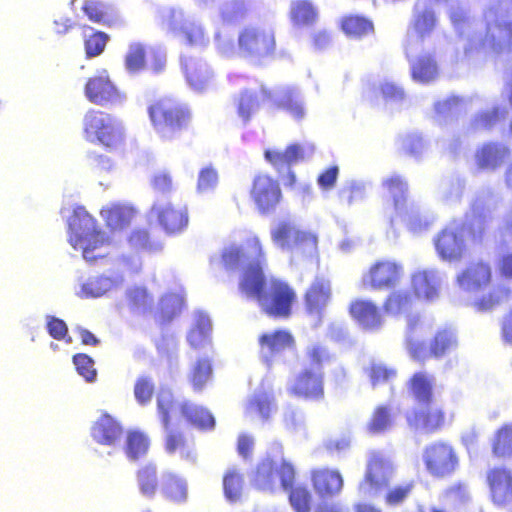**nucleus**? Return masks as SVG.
Wrapping results in <instances>:
<instances>
[{
    "mask_svg": "<svg viewBox=\"0 0 512 512\" xmlns=\"http://www.w3.org/2000/svg\"><path fill=\"white\" fill-rule=\"evenodd\" d=\"M340 201L348 206L363 201L366 197V185L359 180L346 181L338 191Z\"/></svg>",
    "mask_w": 512,
    "mask_h": 512,
    "instance_id": "49",
    "label": "nucleus"
},
{
    "mask_svg": "<svg viewBox=\"0 0 512 512\" xmlns=\"http://www.w3.org/2000/svg\"><path fill=\"white\" fill-rule=\"evenodd\" d=\"M150 449L149 437L137 430L129 431L126 435L124 452L128 460L138 461L145 457Z\"/></svg>",
    "mask_w": 512,
    "mask_h": 512,
    "instance_id": "39",
    "label": "nucleus"
},
{
    "mask_svg": "<svg viewBox=\"0 0 512 512\" xmlns=\"http://www.w3.org/2000/svg\"><path fill=\"white\" fill-rule=\"evenodd\" d=\"M493 454L497 457L512 455V425L506 424L497 430L492 439Z\"/></svg>",
    "mask_w": 512,
    "mask_h": 512,
    "instance_id": "52",
    "label": "nucleus"
},
{
    "mask_svg": "<svg viewBox=\"0 0 512 512\" xmlns=\"http://www.w3.org/2000/svg\"><path fill=\"white\" fill-rule=\"evenodd\" d=\"M350 313L365 329H378L382 325V317L379 310L371 301H355L350 307Z\"/></svg>",
    "mask_w": 512,
    "mask_h": 512,
    "instance_id": "34",
    "label": "nucleus"
},
{
    "mask_svg": "<svg viewBox=\"0 0 512 512\" xmlns=\"http://www.w3.org/2000/svg\"><path fill=\"white\" fill-rule=\"evenodd\" d=\"M342 29L350 37L360 38L373 32L370 20L361 16H349L342 21Z\"/></svg>",
    "mask_w": 512,
    "mask_h": 512,
    "instance_id": "54",
    "label": "nucleus"
},
{
    "mask_svg": "<svg viewBox=\"0 0 512 512\" xmlns=\"http://www.w3.org/2000/svg\"><path fill=\"white\" fill-rule=\"evenodd\" d=\"M178 410L182 418L192 427L201 431L212 430L215 427V419L210 411L190 401L179 404Z\"/></svg>",
    "mask_w": 512,
    "mask_h": 512,
    "instance_id": "30",
    "label": "nucleus"
},
{
    "mask_svg": "<svg viewBox=\"0 0 512 512\" xmlns=\"http://www.w3.org/2000/svg\"><path fill=\"white\" fill-rule=\"evenodd\" d=\"M148 46L141 42L129 44L124 56V66L129 73L135 74L144 70L147 63Z\"/></svg>",
    "mask_w": 512,
    "mask_h": 512,
    "instance_id": "42",
    "label": "nucleus"
},
{
    "mask_svg": "<svg viewBox=\"0 0 512 512\" xmlns=\"http://www.w3.org/2000/svg\"><path fill=\"white\" fill-rule=\"evenodd\" d=\"M251 196L262 212L275 208L281 197V190L276 181L267 175H258L254 179Z\"/></svg>",
    "mask_w": 512,
    "mask_h": 512,
    "instance_id": "21",
    "label": "nucleus"
},
{
    "mask_svg": "<svg viewBox=\"0 0 512 512\" xmlns=\"http://www.w3.org/2000/svg\"><path fill=\"white\" fill-rule=\"evenodd\" d=\"M125 296L127 305L129 309L133 312H145L151 308L153 303L152 296L144 287H131L126 291Z\"/></svg>",
    "mask_w": 512,
    "mask_h": 512,
    "instance_id": "50",
    "label": "nucleus"
},
{
    "mask_svg": "<svg viewBox=\"0 0 512 512\" xmlns=\"http://www.w3.org/2000/svg\"><path fill=\"white\" fill-rule=\"evenodd\" d=\"M310 493L304 487L291 489L289 501L296 512H310Z\"/></svg>",
    "mask_w": 512,
    "mask_h": 512,
    "instance_id": "60",
    "label": "nucleus"
},
{
    "mask_svg": "<svg viewBox=\"0 0 512 512\" xmlns=\"http://www.w3.org/2000/svg\"><path fill=\"white\" fill-rule=\"evenodd\" d=\"M457 345L458 342L455 331L449 328L438 331L430 349L432 355L439 358L454 351Z\"/></svg>",
    "mask_w": 512,
    "mask_h": 512,
    "instance_id": "48",
    "label": "nucleus"
},
{
    "mask_svg": "<svg viewBox=\"0 0 512 512\" xmlns=\"http://www.w3.org/2000/svg\"><path fill=\"white\" fill-rule=\"evenodd\" d=\"M411 283L414 293L418 298L426 301H434L438 298L441 276L437 270H419L412 275Z\"/></svg>",
    "mask_w": 512,
    "mask_h": 512,
    "instance_id": "26",
    "label": "nucleus"
},
{
    "mask_svg": "<svg viewBox=\"0 0 512 512\" xmlns=\"http://www.w3.org/2000/svg\"><path fill=\"white\" fill-rule=\"evenodd\" d=\"M212 323L210 318L202 313L195 314L191 328L187 333V341L191 348L199 350L211 343Z\"/></svg>",
    "mask_w": 512,
    "mask_h": 512,
    "instance_id": "33",
    "label": "nucleus"
},
{
    "mask_svg": "<svg viewBox=\"0 0 512 512\" xmlns=\"http://www.w3.org/2000/svg\"><path fill=\"white\" fill-rule=\"evenodd\" d=\"M152 210L158 224L168 235L179 234L188 226L189 215L185 205L175 203L154 205Z\"/></svg>",
    "mask_w": 512,
    "mask_h": 512,
    "instance_id": "19",
    "label": "nucleus"
},
{
    "mask_svg": "<svg viewBox=\"0 0 512 512\" xmlns=\"http://www.w3.org/2000/svg\"><path fill=\"white\" fill-rule=\"evenodd\" d=\"M422 458L428 472L437 477L451 474L458 463L452 447L445 443H433L427 446Z\"/></svg>",
    "mask_w": 512,
    "mask_h": 512,
    "instance_id": "17",
    "label": "nucleus"
},
{
    "mask_svg": "<svg viewBox=\"0 0 512 512\" xmlns=\"http://www.w3.org/2000/svg\"><path fill=\"white\" fill-rule=\"evenodd\" d=\"M100 214L108 227L122 229L130 224L134 210L125 205L111 204L103 207Z\"/></svg>",
    "mask_w": 512,
    "mask_h": 512,
    "instance_id": "38",
    "label": "nucleus"
},
{
    "mask_svg": "<svg viewBox=\"0 0 512 512\" xmlns=\"http://www.w3.org/2000/svg\"><path fill=\"white\" fill-rule=\"evenodd\" d=\"M490 195L477 196L471 203L470 210L463 222L454 220L436 237L435 248L441 259L446 261L460 260L466 250V238H480L485 229L487 204Z\"/></svg>",
    "mask_w": 512,
    "mask_h": 512,
    "instance_id": "3",
    "label": "nucleus"
},
{
    "mask_svg": "<svg viewBox=\"0 0 512 512\" xmlns=\"http://www.w3.org/2000/svg\"><path fill=\"white\" fill-rule=\"evenodd\" d=\"M294 476V467L285 460L275 468L272 460L265 459L258 465L253 481L258 489L272 492L277 488L279 479L280 487L287 491L292 487Z\"/></svg>",
    "mask_w": 512,
    "mask_h": 512,
    "instance_id": "14",
    "label": "nucleus"
},
{
    "mask_svg": "<svg viewBox=\"0 0 512 512\" xmlns=\"http://www.w3.org/2000/svg\"><path fill=\"white\" fill-rule=\"evenodd\" d=\"M232 243L226 249V269H241V291L256 300L261 309L274 317L290 314L294 291L284 282L271 278L266 281V257L259 238L251 231L239 230L231 234Z\"/></svg>",
    "mask_w": 512,
    "mask_h": 512,
    "instance_id": "1",
    "label": "nucleus"
},
{
    "mask_svg": "<svg viewBox=\"0 0 512 512\" xmlns=\"http://www.w3.org/2000/svg\"><path fill=\"white\" fill-rule=\"evenodd\" d=\"M183 72L189 85L194 89H203L211 80L206 65L201 60L193 57H183L181 60Z\"/></svg>",
    "mask_w": 512,
    "mask_h": 512,
    "instance_id": "36",
    "label": "nucleus"
},
{
    "mask_svg": "<svg viewBox=\"0 0 512 512\" xmlns=\"http://www.w3.org/2000/svg\"><path fill=\"white\" fill-rule=\"evenodd\" d=\"M382 187L392 201L396 216L406 213L408 204V183L405 178L397 173L387 175L382 180Z\"/></svg>",
    "mask_w": 512,
    "mask_h": 512,
    "instance_id": "27",
    "label": "nucleus"
},
{
    "mask_svg": "<svg viewBox=\"0 0 512 512\" xmlns=\"http://www.w3.org/2000/svg\"><path fill=\"white\" fill-rule=\"evenodd\" d=\"M317 16L316 7L308 0H293L290 4V19L294 26L313 25Z\"/></svg>",
    "mask_w": 512,
    "mask_h": 512,
    "instance_id": "40",
    "label": "nucleus"
},
{
    "mask_svg": "<svg viewBox=\"0 0 512 512\" xmlns=\"http://www.w3.org/2000/svg\"><path fill=\"white\" fill-rule=\"evenodd\" d=\"M151 125L163 140L178 138L192 124L189 107L172 97H162L153 101L147 108Z\"/></svg>",
    "mask_w": 512,
    "mask_h": 512,
    "instance_id": "5",
    "label": "nucleus"
},
{
    "mask_svg": "<svg viewBox=\"0 0 512 512\" xmlns=\"http://www.w3.org/2000/svg\"><path fill=\"white\" fill-rule=\"evenodd\" d=\"M402 148L413 157H420L427 150V142L421 135L409 134L402 139Z\"/></svg>",
    "mask_w": 512,
    "mask_h": 512,
    "instance_id": "61",
    "label": "nucleus"
},
{
    "mask_svg": "<svg viewBox=\"0 0 512 512\" xmlns=\"http://www.w3.org/2000/svg\"><path fill=\"white\" fill-rule=\"evenodd\" d=\"M411 77L415 82L428 84L435 81L439 75L438 64L429 54H423L410 59Z\"/></svg>",
    "mask_w": 512,
    "mask_h": 512,
    "instance_id": "35",
    "label": "nucleus"
},
{
    "mask_svg": "<svg viewBox=\"0 0 512 512\" xmlns=\"http://www.w3.org/2000/svg\"><path fill=\"white\" fill-rule=\"evenodd\" d=\"M465 181L459 177L450 178L443 180L437 191V195L440 201L445 204L457 203L464 192Z\"/></svg>",
    "mask_w": 512,
    "mask_h": 512,
    "instance_id": "47",
    "label": "nucleus"
},
{
    "mask_svg": "<svg viewBox=\"0 0 512 512\" xmlns=\"http://www.w3.org/2000/svg\"><path fill=\"white\" fill-rule=\"evenodd\" d=\"M404 275L402 264L382 260L373 264L363 276V285L372 289L387 290L395 288Z\"/></svg>",
    "mask_w": 512,
    "mask_h": 512,
    "instance_id": "16",
    "label": "nucleus"
},
{
    "mask_svg": "<svg viewBox=\"0 0 512 512\" xmlns=\"http://www.w3.org/2000/svg\"><path fill=\"white\" fill-rule=\"evenodd\" d=\"M136 487L140 496L154 500L160 495L173 504H183L188 499L186 479L173 472H163L155 461L140 464L135 470Z\"/></svg>",
    "mask_w": 512,
    "mask_h": 512,
    "instance_id": "4",
    "label": "nucleus"
},
{
    "mask_svg": "<svg viewBox=\"0 0 512 512\" xmlns=\"http://www.w3.org/2000/svg\"><path fill=\"white\" fill-rule=\"evenodd\" d=\"M393 465L381 453L373 452L367 464L365 479L359 485V491L367 497L376 496L387 487L393 476Z\"/></svg>",
    "mask_w": 512,
    "mask_h": 512,
    "instance_id": "11",
    "label": "nucleus"
},
{
    "mask_svg": "<svg viewBox=\"0 0 512 512\" xmlns=\"http://www.w3.org/2000/svg\"><path fill=\"white\" fill-rule=\"evenodd\" d=\"M412 302L413 299L408 291L396 290L388 296L384 304V309L387 314L395 316L407 314V327L409 332H413L420 321L418 315L409 314Z\"/></svg>",
    "mask_w": 512,
    "mask_h": 512,
    "instance_id": "29",
    "label": "nucleus"
},
{
    "mask_svg": "<svg viewBox=\"0 0 512 512\" xmlns=\"http://www.w3.org/2000/svg\"><path fill=\"white\" fill-rule=\"evenodd\" d=\"M381 94L388 104H400L405 98V92L402 87L394 82L384 81L379 84Z\"/></svg>",
    "mask_w": 512,
    "mask_h": 512,
    "instance_id": "62",
    "label": "nucleus"
},
{
    "mask_svg": "<svg viewBox=\"0 0 512 512\" xmlns=\"http://www.w3.org/2000/svg\"><path fill=\"white\" fill-rule=\"evenodd\" d=\"M226 499H229L231 501H236L241 496L242 491V484L243 480L242 477L235 471L229 470L226 473Z\"/></svg>",
    "mask_w": 512,
    "mask_h": 512,
    "instance_id": "63",
    "label": "nucleus"
},
{
    "mask_svg": "<svg viewBox=\"0 0 512 512\" xmlns=\"http://www.w3.org/2000/svg\"><path fill=\"white\" fill-rule=\"evenodd\" d=\"M123 433L120 423L107 413H103L91 427L92 438L102 445H115L121 440Z\"/></svg>",
    "mask_w": 512,
    "mask_h": 512,
    "instance_id": "28",
    "label": "nucleus"
},
{
    "mask_svg": "<svg viewBox=\"0 0 512 512\" xmlns=\"http://www.w3.org/2000/svg\"><path fill=\"white\" fill-rule=\"evenodd\" d=\"M312 479L315 490L323 496L337 494L343 487V478L337 470H316L313 472Z\"/></svg>",
    "mask_w": 512,
    "mask_h": 512,
    "instance_id": "37",
    "label": "nucleus"
},
{
    "mask_svg": "<svg viewBox=\"0 0 512 512\" xmlns=\"http://www.w3.org/2000/svg\"><path fill=\"white\" fill-rule=\"evenodd\" d=\"M493 502L504 506L512 503V473L506 468H494L487 473Z\"/></svg>",
    "mask_w": 512,
    "mask_h": 512,
    "instance_id": "23",
    "label": "nucleus"
},
{
    "mask_svg": "<svg viewBox=\"0 0 512 512\" xmlns=\"http://www.w3.org/2000/svg\"><path fill=\"white\" fill-rule=\"evenodd\" d=\"M315 152L313 143L304 142L289 145L285 151L271 150L265 151V159L271 163L279 173H287L289 184L295 181V175L290 167L299 162L310 159Z\"/></svg>",
    "mask_w": 512,
    "mask_h": 512,
    "instance_id": "15",
    "label": "nucleus"
},
{
    "mask_svg": "<svg viewBox=\"0 0 512 512\" xmlns=\"http://www.w3.org/2000/svg\"><path fill=\"white\" fill-rule=\"evenodd\" d=\"M81 9L93 23L112 27L119 22V16L115 9L101 1L84 0Z\"/></svg>",
    "mask_w": 512,
    "mask_h": 512,
    "instance_id": "31",
    "label": "nucleus"
},
{
    "mask_svg": "<svg viewBox=\"0 0 512 512\" xmlns=\"http://www.w3.org/2000/svg\"><path fill=\"white\" fill-rule=\"evenodd\" d=\"M434 385L435 378L426 372L415 373L410 380L413 396L418 402L423 404L430 402Z\"/></svg>",
    "mask_w": 512,
    "mask_h": 512,
    "instance_id": "46",
    "label": "nucleus"
},
{
    "mask_svg": "<svg viewBox=\"0 0 512 512\" xmlns=\"http://www.w3.org/2000/svg\"><path fill=\"white\" fill-rule=\"evenodd\" d=\"M271 240L277 247L289 252L292 258L312 257L317 252L318 238L316 234L301 229L291 219L280 220L271 229Z\"/></svg>",
    "mask_w": 512,
    "mask_h": 512,
    "instance_id": "6",
    "label": "nucleus"
},
{
    "mask_svg": "<svg viewBox=\"0 0 512 512\" xmlns=\"http://www.w3.org/2000/svg\"><path fill=\"white\" fill-rule=\"evenodd\" d=\"M331 299L330 282L324 278H316L305 294V306L310 315L321 320L322 313Z\"/></svg>",
    "mask_w": 512,
    "mask_h": 512,
    "instance_id": "25",
    "label": "nucleus"
},
{
    "mask_svg": "<svg viewBox=\"0 0 512 512\" xmlns=\"http://www.w3.org/2000/svg\"><path fill=\"white\" fill-rule=\"evenodd\" d=\"M73 363L75 365L76 371L81 375L86 381H94L97 375L96 369L94 367V360L85 353H78L73 356Z\"/></svg>",
    "mask_w": 512,
    "mask_h": 512,
    "instance_id": "59",
    "label": "nucleus"
},
{
    "mask_svg": "<svg viewBox=\"0 0 512 512\" xmlns=\"http://www.w3.org/2000/svg\"><path fill=\"white\" fill-rule=\"evenodd\" d=\"M156 384L151 375L142 374L134 383V397L141 406L149 404L154 396Z\"/></svg>",
    "mask_w": 512,
    "mask_h": 512,
    "instance_id": "53",
    "label": "nucleus"
},
{
    "mask_svg": "<svg viewBox=\"0 0 512 512\" xmlns=\"http://www.w3.org/2000/svg\"><path fill=\"white\" fill-rule=\"evenodd\" d=\"M184 307V301L181 297L175 294H168L163 296L158 305L157 319L162 325L170 323L175 319Z\"/></svg>",
    "mask_w": 512,
    "mask_h": 512,
    "instance_id": "43",
    "label": "nucleus"
},
{
    "mask_svg": "<svg viewBox=\"0 0 512 512\" xmlns=\"http://www.w3.org/2000/svg\"><path fill=\"white\" fill-rule=\"evenodd\" d=\"M276 411V403L270 383L263 380L261 385L248 398L245 414L251 419L268 420Z\"/></svg>",
    "mask_w": 512,
    "mask_h": 512,
    "instance_id": "20",
    "label": "nucleus"
},
{
    "mask_svg": "<svg viewBox=\"0 0 512 512\" xmlns=\"http://www.w3.org/2000/svg\"><path fill=\"white\" fill-rule=\"evenodd\" d=\"M239 53L244 57L261 58L275 49V37L271 28L248 27L238 37Z\"/></svg>",
    "mask_w": 512,
    "mask_h": 512,
    "instance_id": "12",
    "label": "nucleus"
},
{
    "mask_svg": "<svg viewBox=\"0 0 512 512\" xmlns=\"http://www.w3.org/2000/svg\"><path fill=\"white\" fill-rule=\"evenodd\" d=\"M491 276L492 272L488 264L471 263L457 276V284L464 292L474 294L490 282Z\"/></svg>",
    "mask_w": 512,
    "mask_h": 512,
    "instance_id": "24",
    "label": "nucleus"
},
{
    "mask_svg": "<svg viewBox=\"0 0 512 512\" xmlns=\"http://www.w3.org/2000/svg\"><path fill=\"white\" fill-rule=\"evenodd\" d=\"M392 427L390 411L386 406H379L374 411L368 424V430L372 434L384 433Z\"/></svg>",
    "mask_w": 512,
    "mask_h": 512,
    "instance_id": "58",
    "label": "nucleus"
},
{
    "mask_svg": "<svg viewBox=\"0 0 512 512\" xmlns=\"http://www.w3.org/2000/svg\"><path fill=\"white\" fill-rule=\"evenodd\" d=\"M263 95L271 99L275 105L285 110L296 121L303 120L307 108L301 91L296 87H278L271 91L263 88Z\"/></svg>",
    "mask_w": 512,
    "mask_h": 512,
    "instance_id": "18",
    "label": "nucleus"
},
{
    "mask_svg": "<svg viewBox=\"0 0 512 512\" xmlns=\"http://www.w3.org/2000/svg\"><path fill=\"white\" fill-rule=\"evenodd\" d=\"M84 95L91 103L105 106L122 102L125 98L114 82L107 69L97 70L89 77L84 86Z\"/></svg>",
    "mask_w": 512,
    "mask_h": 512,
    "instance_id": "13",
    "label": "nucleus"
},
{
    "mask_svg": "<svg viewBox=\"0 0 512 512\" xmlns=\"http://www.w3.org/2000/svg\"><path fill=\"white\" fill-rule=\"evenodd\" d=\"M398 217L405 222L408 229L413 233H421L427 230L433 222L432 219L422 216L413 205L406 208L404 215Z\"/></svg>",
    "mask_w": 512,
    "mask_h": 512,
    "instance_id": "55",
    "label": "nucleus"
},
{
    "mask_svg": "<svg viewBox=\"0 0 512 512\" xmlns=\"http://www.w3.org/2000/svg\"><path fill=\"white\" fill-rule=\"evenodd\" d=\"M109 41V35L103 31H95L84 40L86 58H94L101 55Z\"/></svg>",
    "mask_w": 512,
    "mask_h": 512,
    "instance_id": "57",
    "label": "nucleus"
},
{
    "mask_svg": "<svg viewBox=\"0 0 512 512\" xmlns=\"http://www.w3.org/2000/svg\"><path fill=\"white\" fill-rule=\"evenodd\" d=\"M157 412L165 430L164 449L168 454L178 453L183 459L195 457L193 441L188 439L182 430L173 428L172 412L176 401L172 393H160L156 399Z\"/></svg>",
    "mask_w": 512,
    "mask_h": 512,
    "instance_id": "8",
    "label": "nucleus"
},
{
    "mask_svg": "<svg viewBox=\"0 0 512 512\" xmlns=\"http://www.w3.org/2000/svg\"><path fill=\"white\" fill-rule=\"evenodd\" d=\"M407 421L416 430L431 432L436 430L443 422V414L439 409L430 408L427 411L415 412L407 416Z\"/></svg>",
    "mask_w": 512,
    "mask_h": 512,
    "instance_id": "41",
    "label": "nucleus"
},
{
    "mask_svg": "<svg viewBox=\"0 0 512 512\" xmlns=\"http://www.w3.org/2000/svg\"><path fill=\"white\" fill-rule=\"evenodd\" d=\"M309 366L305 367L290 383L289 390L298 397L319 400L323 397L322 362L327 358L326 350L313 344L307 350Z\"/></svg>",
    "mask_w": 512,
    "mask_h": 512,
    "instance_id": "7",
    "label": "nucleus"
},
{
    "mask_svg": "<svg viewBox=\"0 0 512 512\" xmlns=\"http://www.w3.org/2000/svg\"><path fill=\"white\" fill-rule=\"evenodd\" d=\"M485 34L478 31V24L462 8L452 9L451 22L458 34L466 38L465 52H484L507 55L512 52V0H490L484 14Z\"/></svg>",
    "mask_w": 512,
    "mask_h": 512,
    "instance_id": "2",
    "label": "nucleus"
},
{
    "mask_svg": "<svg viewBox=\"0 0 512 512\" xmlns=\"http://www.w3.org/2000/svg\"><path fill=\"white\" fill-rule=\"evenodd\" d=\"M218 173L212 166H207L199 172L197 189L200 192H206L216 187L218 184Z\"/></svg>",
    "mask_w": 512,
    "mask_h": 512,
    "instance_id": "64",
    "label": "nucleus"
},
{
    "mask_svg": "<svg viewBox=\"0 0 512 512\" xmlns=\"http://www.w3.org/2000/svg\"><path fill=\"white\" fill-rule=\"evenodd\" d=\"M83 131L109 150L117 149L124 140L121 123L102 110L87 111L83 119Z\"/></svg>",
    "mask_w": 512,
    "mask_h": 512,
    "instance_id": "9",
    "label": "nucleus"
},
{
    "mask_svg": "<svg viewBox=\"0 0 512 512\" xmlns=\"http://www.w3.org/2000/svg\"><path fill=\"white\" fill-rule=\"evenodd\" d=\"M510 291L503 285H498L492 288V290L484 295L482 298L474 302V306L479 311H490L496 306L506 302L509 298Z\"/></svg>",
    "mask_w": 512,
    "mask_h": 512,
    "instance_id": "51",
    "label": "nucleus"
},
{
    "mask_svg": "<svg viewBox=\"0 0 512 512\" xmlns=\"http://www.w3.org/2000/svg\"><path fill=\"white\" fill-rule=\"evenodd\" d=\"M82 223L85 228H87V232H82L81 234H75V236H70L69 242L75 248H82L83 257L87 261H93L101 255H94L93 252L105 244L108 243V239L105 237V234L97 229L96 220L84 209H79L74 212V222L73 225L81 228Z\"/></svg>",
    "mask_w": 512,
    "mask_h": 512,
    "instance_id": "10",
    "label": "nucleus"
},
{
    "mask_svg": "<svg viewBox=\"0 0 512 512\" xmlns=\"http://www.w3.org/2000/svg\"><path fill=\"white\" fill-rule=\"evenodd\" d=\"M261 355L268 363L271 358L293 344V337L285 330L265 333L260 337Z\"/></svg>",
    "mask_w": 512,
    "mask_h": 512,
    "instance_id": "32",
    "label": "nucleus"
},
{
    "mask_svg": "<svg viewBox=\"0 0 512 512\" xmlns=\"http://www.w3.org/2000/svg\"><path fill=\"white\" fill-rule=\"evenodd\" d=\"M212 362L209 358H199L189 372V382L196 392H200L212 378Z\"/></svg>",
    "mask_w": 512,
    "mask_h": 512,
    "instance_id": "44",
    "label": "nucleus"
},
{
    "mask_svg": "<svg viewBox=\"0 0 512 512\" xmlns=\"http://www.w3.org/2000/svg\"><path fill=\"white\" fill-rule=\"evenodd\" d=\"M509 148L498 142H489L480 146L474 155L476 167L485 172H494L508 159Z\"/></svg>",
    "mask_w": 512,
    "mask_h": 512,
    "instance_id": "22",
    "label": "nucleus"
},
{
    "mask_svg": "<svg viewBox=\"0 0 512 512\" xmlns=\"http://www.w3.org/2000/svg\"><path fill=\"white\" fill-rule=\"evenodd\" d=\"M469 101L456 96L448 97L434 104L435 114L438 120H446L466 112Z\"/></svg>",
    "mask_w": 512,
    "mask_h": 512,
    "instance_id": "45",
    "label": "nucleus"
},
{
    "mask_svg": "<svg viewBox=\"0 0 512 512\" xmlns=\"http://www.w3.org/2000/svg\"><path fill=\"white\" fill-rule=\"evenodd\" d=\"M239 117L247 122L259 109V101L251 91H244L235 100Z\"/></svg>",
    "mask_w": 512,
    "mask_h": 512,
    "instance_id": "56",
    "label": "nucleus"
}]
</instances>
